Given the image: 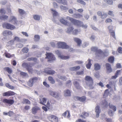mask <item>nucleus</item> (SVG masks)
Instances as JSON below:
<instances>
[{
  "label": "nucleus",
  "instance_id": "40",
  "mask_svg": "<svg viewBox=\"0 0 122 122\" xmlns=\"http://www.w3.org/2000/svg\"><path fill=\"white\" fill-rule=\"evenodd\" d=\"M107 16V15L106 13L102 12V14L101 15L100 17L102 19H104L106 18Z\"/></svg>",
  "mask_w": 122,
  "mask_h": 122
},
{
  "label": "nucleus",
  "instance_id": "59",
  "mask_svg": "<svg viewBox=\"0 0 122 122\" xmlns=\"http://www.w3.org/2000/svg\"><path fill=\"white\" fill-rule=\"evenodd\" d=\"M16 46L17 47L21 48L22 47L23 45L22 44L19 43L16 44Z\"/></svg>",
  "mask_w": 122,
  "mask_h": 122
},
{
  "label": "nucleus",
  "instance_id": "51",
  "mask_svg": "<svg viewBox=\"0 0 122 122\" xmlns=\"http://www.w3.org/2000/svg\"><path fill=\"white\" fill-rule=\"evenodd\" d=\"M58 77L60 79H61L63 80L66 81V78L64 76H61L60 75H58Z\"/></svg>",
  "mask_w": 122,
  "mask_h": 122
},
{
  "label": "nucleus",
  "instance_id": "29",
  "mask_svg": "<svg viewBox=\"0 0 122 122\" xmlns=\"http://www.w3.org/2000/svg\"><path fill=\"white\" fill-rule=\"evenodd\" d=\"M73 15L74 17L78 19L81 18L83 17V15H82L78 13L75 14H74Z\"/></svg>",
  "mask_w": 122,
  "mask_h": 122
},
{
  "label": "nucleus",
  "instance_id": "27",
  "mask_svg": "<svg viewBox=\"0 0 122 122\" xmlns=\"http://www.w3.org/2000/svg\"><path fill=\"white\" fill-rule=\"evenodd\" d=\"M74 86L77 89H81V86L77 81H74Z\"/></svg>",
  "mask_w": 122,
  "mask_h": 122
},
{
  "label": "nucleus",
  "instance_id": "53",
  "mask_svg": "<svg viewBox=\"0 0 122 122\" xmlns=\"http://www.w3.org/2000/svg\"><path fill=\"white\" fill-rule=\"evenodd\" d=\"M98 50L97 48L96 47H93L91 48V51H95L96 52V53L97 52V51Z\"/></svg>",
  "mask_w": 122,
  "mask_h": 122
},
{
  "label": "nucleus",
  "instance_id": "58",
  "mask_svg": "<svg viewBox=\"0 0 122 122\" xmlns=\"http://www.w3.org/2000/svg\"><path fill=\"white\" fill-rule=\"evenodd\" d=\"M109 90L108 89H107L104 92V96L105 97V96H107L108 94L109 93Z\"/></svg>",
  "mask_w": 122,
  "mask_h": 122
},
{
  "label": "nucleus",
  "instance_id": "4",
  "mask_svg": "<svg viewBox=\"0 0 122 122\" xmlns=\"http://www.w3.org/2000/svg\"><path fill=\"white\" fill-rule=\"evenodd\" d=\"M38 80V78L36 77H32L28 82V85L30 87L32 86L33 84L37 82Z\"/></svg>",
  "mask_w": 122,
  "mask_h": 122
},
{
  "label": "nucleus",
  "instance_id": "30",
  "mask_svg": "<svg viewBox=\"0 0 122 122\" xmlns=\"http://www.w3.org/2000/svg\"><path fill=\"white\" fill-rule=\"evenodd\" d=\"M80 68V67L79 66H77L71 67L70 68V70L72 71H74L78 70Z\"/></svg>",
  "mask_w": 122,
  "mask_h": 122
},
{
  "label": "nucleus",
  "instance_id": "45",
  "mask_svg": "<svg viewBox=\"0 0 122 122\" xmlns=\"http://www.w3.org/2000/svg\"><path fill=\"white\" fill-rule=\"evenodd\" d=\"M28 60L29 61H33L35 62H36L37 61V59L35 57H32L31 58H28Z\"/></svg>",
  "mask_w": 122,
  "mask_h": 122
},
{
  "label": "nucleus",
  "instance_id": "14",
  "mask_svg": "<svg viewBox=\"0 0 122 122\" xmlns=\"http://www.w3.org/2000/svg\"><path fill=\"white\" fill-rule=\"evenodd\" d=\"M74 29V28L72 26H69L65 30V31L67 33L71 34Z\"/></svg>",
  "mask_w": 122,
  "mask_h": 122
},
{
  "label": "nucleus",
  "instance_id": "35",
  "mask_svg": "<svg viewBox=\"0 0 122 122\" xmlns=\"http://www.w3.org/2000/svg\"><path fill=\"white\" fill-rule=\"evenodd\" d=\"M91 60L90 59H89L88 60V63L87 64H86V66L87 68L88 69H89L90 68L91 66L92 65L91 62Z\"/></svg>",
  "mask_w": 122,
  "mask_h": 122
},
{
  "label": "nucleus",
  "instance_id": "26",
  "mask_svg": "<svg viewBox=\"0 0 122 122\" xmlns=\"http://www.w3.org/2000/svg\"><path fill=\"white\" fill-rule=\"evenodd\" d=\"M64 95L65 96H71V92L68 90H67L64 92Z\"/></svg>",
  "mask_w": 122,
  "mask_h": 122
},
{
  "label": "nucleus",
  "instance_id": "31",
  "mask_svg": "<svg viewBox=\"0 0 122 122\" xmlns=\"http://www.w3.org/2000/svg\"><path fill=\"white\" fill-rule=\"evenodd\" d=\"M33 17L35 20L39 21L40 20L41 16L39 15H34Z\"/></svg>",
  "mask_w": 122,
  "mask_h": 122
},
{
  "label": "nucleus",
  "instance_id": "5",
  "mask_svg": "<svg viewBox=\"0 0 122 122\" xmlns=\"http://www.w3.org/2000/svg\"><path fill=\"white\" fill-rule=\"evenodd\" d=\"M49 93L50 95L56 98H58L60 97V94L57 92L50 90L49 91Z\"/></svg>",
  "mask_w": 122,
  "mask_h": 122
},
{
  "label": "nucleus",
  "instance_id": "32",
  "mask_svg": "<svg viewBox=\"0 0 122 122\" xmlns=\"http://www.w3.org/2000/svg\"><path fill=\"white\" fill-rule=\"evenodd\" d=\"M8 18V16L6 15H3L0 16V19L1 20H7Z\"/></svg>",
  "mask_w": 122,
  "mask_h": 122
},
{
  "label": "nucleus",
  "instance_id": "19",
  "mask_svg": "<svg viewBox=\"0 0 122 122\" xmlns=\"http://www.w3.org/2000/svg\"><path fill=\"white\" fill-rule=\"evenodd\" d=\"M96 54L97 56L98 57H102L104 53L101 50L99 49L97 51Z\"/></svg>",
  "mask_w": 122,
  "mask_h": 122
},
{
  "label": "nucleus",
  "instance_id": "61",
  "mask_svg": "<svg viewBox=\"0 0 122 122\" xmlns=\"http://www.w3.org/2000/svg\"><path fill=\"white\" fill-rule=\"evenodd\" d=\"M8 92L9 96L13 95L15 94V93L12 92L8 91Z\"/></svg>",
  "mask_w": 122,
  "mask_h": 122
},
{
  "label": "nucleus",
  "instance_id": "23",
  "mask_svg": "<svg viewBox=\"0 0 122 122\" xmlns=\"http://www.w3.org/2000/svg\"><path fill=\"white\" fill-rule=\"evenodd\" d=\"M51 10L52 11L53 16L54 18L56 17L58 15V13L57 12L55 9H51Z\"/></svg>",
  "mask_w": 122,
  "mask_h": 122
},
{
  "label": "nucleus",
  "instance_id": "3",
  "mask_svg": "<svg viewBox=\"0 0 122 122\" xmlns=\"http://www.w3.org/2000/svg\"><path fill=\"white\" fill-rule=\"evenodd\" d=\"M57 45L59 48L62 49H68L70 48V46L64 42H59L57 43Z\"/></svg>",
  "mask_w": 122,
  "mask_h": 122
},
{
  "label": "nucleus",
  "instance_id": "60",
  "mask_svg": "<svg viewBox=\"0 0 122 122\" xmlns=\"http://www.w3.org/2000/svg\"><path fill=\"white\" fill-rule=\"evenodd\" d=\"M88 45V43L86 42H84L82 45L83 47L85 48Z\"/></svg>",
  "mask_w": 122,
  "mask_h": 122
},
{
  "label": "nucleus",
  "instance_id": "9",
  "mask_svg": "<svg viewBox=\"0 0 122 122\" xmlns=\"http://www.w3.org/2000/svg\"><path fill=\"white\" fill-rule=\"evenodd\" d=\"M72 23L75 25L79 27H81L83 24V22L82 21L74 19Z\"/></svg>",
  "mask_w": 122,
  "mask_h": 122
},
{
  "label": "nucleus",
  "instance_id": "15",
  "mask_svg": "<svg viewBox=\"0 0 122 122\" xmlns=\"http://www.w3.org/2000/svg\"><path fill=\"white\" fill-rule=\"evenodd\" d=\"M106 67L107 72L108 73H110L112 71V69L111 65L109 63H106Z\"/></svg>",
  "mask_w": 122,
  "mask_h": 122
},
{
  "label": "nucleus",
  "instance_id": "10",
  "mask_svg": "<svg viewBox=\"0 0 122 122\" xmlns=\"http://www.w3.org/2000/svg\"><path fill=\"white\" fill-rule=\"evenodd\" d=\"M48 118L50 121L51 122H57L58 120L57 117L53 115L49 116Z\"/></svg>",
  "mask_w": 122,
  "mask_h": 122
},
{
  "label": "nucleus",
  "instance_id": "36",
  "mask_svg": "<svg viewBox=\"0 0 122 122\" xmlns=\"http://www.w3.org/2000/svg\"><path fill=\"white\" fill-rule=\"evenodd\" d=\"M67 114V118H69L70 117V114L69 112L68 111H66L63 114L62 116L65 117H66V115Z\"/></svg>",
  "mask_w": 122,
  "mask_h": 122
},
{
  "label": "nucleus",
  "instance_id": "52",
  "mask_svg": "<svg viewBox=\"0 0 122 122\" xmlns=\"http://www.w3.org/2000/svg\"><path fill=\"white\" fill-rule=\"evenodd\" d=\"M28 51L29 49L27 48L26 47H24L22 50V52L24 53H26Z\"/></svg>",
  "mask_w": 122,
  "mask_h": 122
},
{
  "label": "nucleus",
  "instance_id": "49",
  "mask_svg": "<svg viewBox=\"0 0 122 122\" xmlns=\"http://www.w3.org/2000/svg\"><path fill=\"white\" fill-rule=\"evenodd\" d=\"M79 30L77 29H75L73 30L71 34L74 35H76L77 34L78 32H79Z\"/></svg>",
  "mask_w": 122,
  "mask_h": 122
},
{
  "label": "nucleus",
  "instance_id": "54",
  "mask_svg": "<svg viewBox=\"0 0 122 122\" xmlns=\"http://www.w3.org/2000/svg\"><path fill=\"white\" fill-rule=\"evenodd\" d=\"M91 27L92 29L95 30V31H96L97 32H100V30H99L97 28H96L94 25H92L91 26Z\"/></svg>",
  "mask_w": 122,
  "mask_h": 122
},
{
  "label": "nucleus",
  "instance_id": "12",
  "mask_svg": "<svg viewBox=\"0 0 122 122\" xmlns=\"http://www.w3.org/2000/svg\"><path fill=\"white\" fill-rule=\"evenodd\" d=\"M73 40L76 43L78 46H81L82 41L80 39L78 38L75 37L73 38Z\"/></svg>",
  "mask_w": 122,
  "mask_h": 122
},
{
  "label": "nucleus",
  "instance_id": "64",
  "mask_svg": "<svg viewBox=\"0 0 122 122\" xmlns=\"http://www.w3.org/2000/svg\"><path fill=\"white\" fill-rule=\"evenodd\" d=\"M118 52L120 53H122V48L121 47H119L118 49Z\"/></svg>",
  "mask_w": 122,
  "mask_h": 122
},
{
  "label": "nucleus",
  "instance_id": "57",
  "mask_svg": "<svg viewBox=\"0 0 122 122\" xmlns=\"http://www.w3.org/2000/svg\"><path fill=\"white\" fill-rule=\"evenodd\" d=\"M94 76L97 78H98L100 77V75L99 73L97 72H96L94 73Z\"/></svg>",
  "mask_w": 122,
  "mask_h": 122
},
{
  "label": "nucleus",
  "instance_id": "55",
  "mask_svg": "<svg viewBox=\"0 0 122 122\" xmlns=\"http://www.w3.org/2000/svg\"><path fill=\"white\" fill-rule=\"evenodd\" d=\"M95 36L94 35H92L89 37V39L91 41H93L95 40Z\"/></svg>",
  "mask_w": 122,
  "mask_h": 122
},
{
  "label": "nucleus",
  "instance_id": "33",
  "mask_svg": "<svg viewBox=\"0 0 122 122\" xmlns=\"http://www.w3.org/2000/svg\"><path fill=\"white\" fill-rule=\"evenodd\" d=\"M45 72L46 73L50 75H53L55 74V71L52 70L46 71V70H45Z\"/></svg>",
  "mask_w": 122,
  "mask_h": 122
},
{
  "label": "nucleus",
  "instance_id": "37",
  "mask_svg": "<svg viewBox=\"0 0 122 122\" xmlns=\"http://www.w3.org/2000/svg\"><path fill=\"white\" fill-rule=\"evenodd\" d=\"M40 37L39 35H36L34 36V40L35 41H38L40 40Z\"/></svg>",
  "mask_w": 122,
  "mask_h": 122
},
{
  "label": "nucleus",
  "instance_id": "24",
  "mask_svg": "<svg viewBox=\"0 0 122 122\" xmlns=\"http://www.w3.org/2000/svg\"><path fill=\"white\" fill-rule=\"evenodd\" d=\"M40 109L39 107H33L32 109V112L33 114H36L37 110H40Z\"/></svg>",
  "mask_w": 122,
  "mask_h": 122
},
{
  "label": "nucleus",
  "instance_id": "38",
  "mask_svg": "<svg viewBox=\"0 0 122 122\" xmlns=\"http://www.w3.org/2000/svg\"><path fill=\"white\" fill-rule=\"evenodd\" d=\"M48 80L50 82L51 84H54L55 83V81L52 77L49 76L48 77Z\"/></svg>",
  "mask_w": 122,
  "mask_h": 122
},
{
  "label": "nucleus",
  "instance_id": "39",
  "mask_svg": "<svg viewBox=\"0 0 122 122\" xmlns=\"http://www.w3.org/2000/svg\"><path fill=\"white\" fill-rule=\"evenodd\" d=\"M4 70L6 71L9 74H11L12 72V70L9 67H6L4 68Z\"/></svg>",
  "mask_w": 122,
  "mask_h": 122
},
{
  "label": "nucleus",
  "instance_id": "43",
  "mask_svg": "<svg viewBox=\"0 0 122 122\" xmlns=\"http://www.w3.org/2000/svg\"><path fill=\"white\" fill-rule=\"evenodd\" d=\"M6 86L8 88L11 89H13L14 88V87L8 83H6L5 84Z\"/></svg>",
  "mask_w": 122,
  "mask_h": 122
},
{
  "label": "nucleus",
  "instance_id": "48",
  "mask_svg": "<svg viewBox=\"0 0 122 122\" xmlns=\"http://www.w3.org/2000/svg\"><path fill=\"white\" fill-rule=\"evenodd\" d=\"M77 2L84 5H85L86 4L85 2L82 0H77Z\"/></svg>",
  "mask_w": 122,
  "mask_h": 122
},
{
  "label": "nucleus",
  "instance_id": "25",
  "mask_svg": "<svg viewBox=\"0 0 122 122\" xmlns=\"http://www.w3.org/2000/svg\"><path fill=\"white\" fill-rule=\"evenodd\" d=\"M60 22L62 24L65 25H67L68 23V22L64 18H61L60 19Z\"/></svg>",
  "mask_w": 122,
  "mask_h": 122
},
{
  "label": "nucleus",
  "instance_id": "16",
  "mask_svg": "<svg viewBox=\"0 0 122 122\" xmlns=\"http://www.w3.org/2000/svg\"><path fill=\"white\" fill-rule=\"evenodd\" d=\"M3 102L5 103H6L10 104H13L14 102V101L13 100H8L5 99L3 100Z\"/></svg>",
  "mask_w": 122,
  "mask_h": 122
},
{
  "label": "nucleus",
  "instance_id": "1",
  "mask_svg": "<svg viewBox=\"0 0 122 122\" xmlns=\"http://www.w3.org/2000/svg\"><path fill=\"white\" fill-rule=\"evenodd\" d=\"M85 79L86 81V85L89 86L91 89H93V87L92 86V85L93 81L92 78L90 76H86L85 77Z\"/></svg>",
  "mask_w": 122,
  "mask_h": 122
},
{
  "label": "nucleus",
  "instance_id": "44",
  "mask_svg": "<svg viewBox=\"0 0 122 122\" xmlns=\"http://www.w3.org/2000/svg\"><path fill=\"white\" fill-rule=\"evenodd\" d=\"M110 104H109V107L113 110L114 111H115L116 110V108L115 106H113V105H110Z\"/></svg>",
  "mask_w": 122,
  "mask_h": 122
},
{
  "label": "nucleus",
  "instance_id": "11",
  "mask_svg": "<svg viewBox=\"0 0 122 122\" xmlns=\"http://www.w3.org/2000/svg\"><path fill=\"white\" fill-rule=\"evenodd\" d=\"M116 85V82L114 81H112L109 82V84L106 85V87L110 90L112 89V87Z\"/></svg>",
  "mask_w": 122,
  "mask_h": 122
},
{
  "label": "nucleus",
  "instance_id": "8",
  "mask_svg": "<svg viewBox=\"0 0 122 122\" xmlns=\"http://www.w3.org/2000/svg\"><path fill=\"white\" fill-rule=\"evenodd\" d=\"M9 21L15 25L17 24V22L16 18L14 16H10Z\"/></svg>",
  "mask_w": 122,
  "mask_h": 122
},
{
  "label": "nucleus",
  "instance_id": "28",
  "mask_svg": "<svg viewBox=\"0 0 122 122\" xmlns=\"http://www.w3.org/2000/svg\"><path fill=\"white\" fill-rule=\"evenodd\" d=\"M101 66L98 63H96L94 65V68L95 70H98L100 69Z\"/></svg>",
  "mask_w": 122,
  "mask_h": 122
},
{
  "label": "nucleus",
  "instance_id": "22",
  "mask_svg": "<svg viewBox=\"0 0 122 122\" xmlns=\"http://www.w3.org/2000/svg\"><path fill=\"white\" fill-rule=\"evenodd\" d=\"M12 32L10 31L5 30L3 33V35L5 36H7L8 35H12Z\"/></svg>",
  "mask_w": 122,
  "mask_h": 122
},
{
  "label": "nucleus",
  "instance_id": "46",
  "mask_svg": "<svg viewBox=\"0 0 122 122\" xmlns=\"http://www.w3.org/2000/svg\"><path fill=\"white\" fill-rule=\"evenodd\" d=\"M20 39L19 37L17 36H15L14 37V41H10V42H13L14 41H15L17 42H19L20 41Z\"/></svg>",
  "mask_w": 122,
  "mask_h": 122
},
{
  "label": "nucleus",
  "instance_id": "41",
  "mask_svg": "<svg viewBox=\"0 0 122 122\" xmlns=\"http://www.w3.org/2000/svg\"><path fill=\"white\" fill-rule=\"evenodd\" d=\"M29 65L25 63H23L22 65V66L23 68H26L27 69L29 66Z\"/></svg>",
  "mask_w": 122,
  "mask_h": 122
},
{
  "label": "nucleus",
  "instance_id": "34",
  "mask_svg": "<svg viewBox=\"0 0 122 122\" xmlns=\"http://www.w3.org/2000/svg\"><path fill=\"white\" fill-rule=\"evenodd\" d=\"M18 11L19 14L21 15H23L26 13V12L24 10L20 8L18 9Z\"/></svg>",
  "mask_w": 122,
  "mask_h": 122
},
{
  "label": "nucleus",
  "instance_id": "17",
  "mask_svg": "<svg viewBox=\"0 0 122 122\" xmlns=\"http://www.w3.org/2000/svg\"><path fill=\"white\" fill-rule=\"evenodd\" d=\"M100 104L104 108L107 107L108 106L107 103L105 100H104L101 102Z\"/></svg>",
  "mask_w": 122,
  "mask_h": 122
},
{
  "label": "nucleus",
  "instance_id": "6",
  "mask_svg": "<svg viewBox=\"0 0 122 122\" xmlns=\"http://www.w3.org/2000/svg\"><path fill=\"white\" fill-rule=\"evenodd\" d=\"M3 28H6V29L11 30H13L15 28V27L13 25L10 24L5 23L3 25Z\"/></svg>",
  "mask_w": 122,
  "mask_h": 122
},
{
  "label": "nucleus",
  "instance_id": "50",
  "mask_svg": "<svg viewBox=\"0 0 122 122\" xmlns=\"http://www.w3.org/2000/svg\"><path fill=\"white\" fill-rule=\"evenodd\" d=\"M20 74L21 75L25 77H27L28 76L27 74L25 72H21Z\"/></svg>",
  "mask_w": 122,
  "mask_h": 122
},
{
  "label": "nucleus",
  "instance_id": "21",
  "mask_svg": "<svg viewBox=\"0 0 122 122\" xmlns=\"http://www.w3.org/2000/svg\"><path fill=\"white\" fill-rule=\"evenodd\" d=\"M60 8L61 11L64 12H66L68 9L67 7L63 5H60Z\"/></svg>",
  "mask_w": 122,
  "mask_h": 122
},
{
  "label": "nucleus",
  "instance_id": "42",
  "mask_svg": "<svg viewBox=\"0 0 122 122\" xmlns=\"http://www.w3.org/2000/svg\"><path fill=\"white\" fill-rule=\"evenodd\" d=\"M114 59V57L111 56L108 58V61L109 62L111 63H112L113 62Z\"/></svg>",
  "mask_w": 122,
  "mask_h": 122
},
{
  "label": "nucleus",
  "instance_id": "18",
  "mask_svg": "<svg viewBox=\"0 0 122 122\" xmlns=\"http://www.w3.org/2000/svg\"><path fill=\"white\" fill-rule=\"evenodd\" d=\"M95 112L96 113V117H98L99 115V113L100 112V109L99 107L98 106H97L95 108Z\"/></svg>",
  "mask_w": 122,
  "mask_h": 122
},
{
  "label": "nucleus",
  "instance_id": "63",
  "mask_svg": "<svg viewBox=\"0 0 122 122\" xmlns=\"http://www.w3.org/2000/svg\"><path fill=\"white\" fill-rule=\"evenodd\" d=\"M66 19H67L69 20L70 21H71V22L72 23L74 19L73 18H71L69 16H67L66 17Z\"/></svg>",
  "mask_w": 122,
  "mask_h": 122
},
{
  "label": "nucleus",
  "instance_id": "56",
  "mask_svg": "<svg viewBox=\"0 0 122 122\" xmlns=\"http://www.w3.org/2000/svg\"><path fill=\"white\" fill-rule=\"evenodd\" d=\"M5 56L6 57L9 58L11 57L14 56V55L13 54L11 55H10V54L6 53L5 54Z\"/></svg>",
  "mask_w": 122,
  "mask_h": 122
},
{
  "label": "nucleus",
  "instance_id": "2",
  "mask_svg": "<svg viewBox=\"0 0 122 122\" xmlns=\"http://www.w3.org/2000/svg\"><path fill=\"white\" fill-rule=\"evenodd\" d=\"M46 58L48 59V61L51 62L55 60L56 58L54 55L52 54L47 53L46 54Z\"/></svg>",
  "mask_w": 122,
  "mask_h": 122
},
{
  "label": "nucleus",
  "instance_id": "47",
  "mask_svg": "<svg viewBox=\"0 0 122 122\" xmlns=\"http://www.w3.org/2000/svg\"><path fill=\"white\" fill-rule=\"evenodd\" d=\"M23 101L24 103H27L29 104H30V102L28 100L26 99H23Z\"/></svg>",
  "mask_w": 122,
  "mask_h": 122
},
{
  "label": "nucleus",
  "instance_id": "62",
  "mask_svg": "<svg viewBox=\"0 0 122 122\" xmlns=\"http://www.w3.org/2000/svg\"><path fill=\"white\" fill-rule=\"evenodd\" d=\"M108 28L110 32H111L112 31V26L111 25L109 26L108 27Z\"/></svg>",
  "mask_w": 122,
  "mask_h": 122
},
{
  "label": "nucleus",
  "instance_id": "7",
  "mask_svg": "<svg viewBox=\"0 0 122 122\" xmlns=\"http://www.w3.org/2000/svg\"><path fill=\"white\" fill-rule=\"evenodd\" d=\"M56 53L58 55L59 57L62 59L66 60L69 59L70 58L68 56H65L61 54L60 52L58 50H57L56 51Z\"/></svg>",
  "mask_w": 122,
  "mask_h": 122
},
{
  "label": "nucleus",
  "instance_id": "13",
  "mask_svg": "<svg viewBox=\"0 0 122 122\" xmlns=\"http://www.w3.org/2000/svg\"><path fill=\"white\" fill-rule=\"evenodd\" d=\"M74 98L76 100H79L81 102H83L85 101L86 98L85 97H79L77 96H75L74 97Z\"/></svg>",
  "mask_w": 122,
  "mask_h": 122
},
{
  "label": "nucleus",
  "instance_id": "20",
  "mask_svg": "<svg viewBox=\"0 0 122 122\" xmlns=\"http://www.w3.org/2000/svg\"><path fill=\"white\" fill-rule=\"evenodd\" d=\"M47 99L45 98H40V104L43 105H45L47 101Z\"/></svg>",
  "mask_w": 122,
  "mask_h": 122
}]
</instances>
